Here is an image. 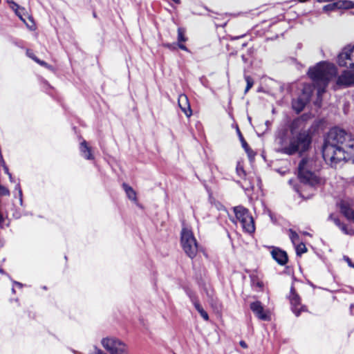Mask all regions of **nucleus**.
I'll use <instances>...</instances> for the list:
<instances>
[{
	"instance_id": "obj_3",
	"label": "nucleus",
	"mask_w": 354,
	"mask_h": 354,
	"mask_svg": "<svg viewBox=\"0 0 354 354\" xmlns=\"http://www.w3.org/2000/svg\"><path fill=\"white\" fill-rule=\"evenodd\" d=\"M301 122L294 120L286 130L277 138V151L287 155L301 153L306 151L310 144V138L304 131L299 129Z\"/></svg>"
},
{
	"instance_id": "obj_5",
	"label": "nucleus",
	"mask_w": 354,
	"mask_h": 354,
	"mask_svg": "<svg viewBox=\"0 0 354 354\" xmlns=\"http://www.w3.org/2000/svg\"><path fill=\"white\" fill-rule=\"evenodd\" d=\"M313 161L309 159H302L299 165V178L304 183L315 186L322 183V180L311 170Z\"/></svg>"
},
{
	"instance_id": "obj_8",
	"label": "nucleus",
	"mask_w": 354,
	"mask_h": 354,
	"mask_svg": "<svg viewBox=\"0 0 354 354\" xmlns=\"http://www.w3.org/2000/svg\"><path fill=\"white\" fill-rule=\"evenodd\" d=\"M101 344L110 354H129L127 345L115 337H104L101 340Z\"/></svg>"
},
{
	"instance_id": "obj_40",
	"label": "nucleus",
	"mask_w": 354,
	"mask_h": 354,
	"mask_svg": "<svg viewBox=\"0 0 354 354\" xmlns=\"http://www.w3.org/2000/svg\"><path fill=\"white\" fill-rule=\"evenodd\" d=\"M166 46H167V48H171V44H167V45H166Z\"/></svg>"
},
{
	"instance_id": "obj_30",
	"label": "nucleus",
	"mask_w": 354,
	"mask_h": 354,
	"mask_svg": "<svg viewBox=\"0 0 354 354\" xmlns=\"http://www.w3.org/2000/svg\"><path fill=\"white\" fill-rule=\"evenodd\" d=\"M240 140L241 142V144H242V147L244 148V149L245 151H248V143L246 142V141L244 140L242 134H240Z\"/></svg>"
},
{
	"instance_id": "obj_19",
	"label": "nucleus",
	"mask_w": 354,
	"mask_h": 354,
	"mask_svg": "<svg viewBox=\"0 0 354 354\" xmlns=\"http://www.w3.org/2000/svg\"><path fill=\"white\" fill-rule=\"evenodd\" d=\"M187 37H185V30L183 28H178V43H183L187 41Z\"/></svg>"
},
{
	"instance_id": "obj_6",
	"label": "nucleus",
	"mask_w": 354,
	"mask_h": 354,
	"mask_svg": "<svg viewBox=\"0 0 354 354\" xmlns=\"http://www.w3.org/2000/svg\"><path fill=\"white\" fill-rule=\"evenodd\" d=\"M181 245L185 254L193 259L198 252V243L192 232L183 228L181 232Z\"/></svg>"
},
{
	"instance_id": "obj_34",
	"label": "nucleus",
	"mask_w": 354,
	"mask_h": 354,
	"mask_svg": "<svg viewBox=\"0 0 354 354\" xmlns=\"http://www.w3.org/2000/svg\"><path fill=\"white\" fill-rule=\"evenodd\" d=\"M178 46L180 49L187 51V47L183 43H178Z\"/></svg>"
},
{
	"instance_id": "obj_10",
	"label": "nucleus",
	"mask_w": 354,
	"mask_h": 354,
	"mask_svg": "<svg viewBox=\"0 0 354 354\" xmlns=\"http://www.w3.org/2000/svg\"><path fill=\"white\" fill-rule=\"evenodd\" d=\"M250 308L259 319L264 321L270 320L269 311L264 309L260 301L252 302L250 304Z\"/></svg>"
},
{
	"instance_id": "obj_35",
	"label": "nucleus",
	"mask_w": 354,
	"mask_h": 354,
	"mask_svg": "<svg viewBox=\"0 0 354 354\" xmlns=\"http://www.w3.org/2000/svg\"><path fill=\"white\" fill-rule=\"evenodd\" d=\"M239 344H240L241 346L243 347V348H248V345L244 341H241L239 342Z\"/></svg>"
},
{
	"instance_id": "obj_42",
	"label": "nucleus",
	"mask_w": 354,
	"mask_h": 354,
	"mask_svg": "<svg viewBox=\"0 0 354 354\" xmlns=\"http://www.w3.org/2000/svg\"><path fill=\"white\" fill-rule=\"evenodd\" d=\"M300 1H305L306 0H299Z\"/></svg>"
},
{
	"instance_id": "obj_26",
	"label": "nucleus",
	"mask_w": 354,
	"mask_h": 354,
	"mask_svg": "<svg viewBox=\"0 0 354 354\" xmlns=\"http://www.w3.org/2000/svg\"><path fill=\"white\" fill-rule=\"evenodd\" d=\"M236 170L237 174L241 178H244L245 176V171L243 169V166L240 163L237 164Z\"/></svg>"
},
{
	"instance_id": "obj_13",
	"label": "nucleus",
	"mask_w": 354,
	"mask_h": 354,
	"mask_svg": "<svg viewBox=\"0 0 354 354\" xmlns=\"http://www.w3.org/2000/svg\"><path fill=\"white\" fill-rule=\"evenodd\" d=\"M11 8L15 11V14L19 17L21 21H25V19L29 16L25 8L20 7L13 1H8Z\"/></svg>"
},
{
	"instance_id": "obj_37",
	"label": "nucleus",
	"mask_w": 354,
	"mask_h": 354,
	"mask_svg": "<svg viewBox=\"0 0 354 354\" xmlns=\"http://www.w3.org/2000/svg\"><path fill=\"white\" fill-rule=\"evenodd\" d=\"M245 151L248 153L249 156H250L251 153H252V151L250 149L249 147H248V151Z\"/></svg>"
},
{
	"instance_id": "obj_36",
	"label": "nucleus",
	"mask_w": 354,
	"mask_h": 354,
	"mask_svg": "<svg viewBox=\"0 0 354 354\" xmlns=\"http://www.w3.org/2000/svg\"><path fill=\"white\" fill-rule=\"evenodd\" d=\"M5 169H6V172L8 174L9 177H10V180H12V176L11 174L8 172V169L6 167H5Z\"/></svg>"
},
{
	"instance_id": "obj_24",
	"label": "nucleus",
	"mask_w": 354,
	"mask_h": 354,
	"mask_svg": "<svg viewBox=\"0 0 354 354\" xmlns=\"http://www.w3.org/2000/svg\"><path fill=\"white\" fill-rule=\"evenodd\" d=\"M296 252L297 254L299 255H301V254L306 252V245L304 243H297V245L296 246Z\"/></svg>"
},
{
	"instance_id": "obj_22",
	"label": "nucleus",
	"mask_w": 354,
	"mask_h": 354,
	"mask_svg": "<svg viewBox=\"0 0 354 354\" xmlns=\"http://www.w3.org/2000/svg\"><path fill=\"white\" fill-rule=\"evenodd\" d=\"M26 55H27L28 57L31 58L35 62L39 64L41 66H43L44 64V62L40 60V59H37V57L34 55V53L31 50H28L26 51Z\"/></svg>"
},
{
	"instance_id": "obj_41",
	"label": "nucleus",
	"mask_w": 354,
	"mask_h": 354,
	"mask_svg": "<svg viewBox=\"0 0 354 354\" xmlns=\"http://www.w3.org/2000/svg\"><path fill=\"white\" fill-rule=\"evenodd\" d=\"M3 270L1 268H0V273H3Z\"/></svg>"
},
{
	"instance_id": "obj_12",
	"label": "nucleus",
	"mask_w": 354,
	"mask_h": 354,
	"mask_svg": "<svg viewBox=\"0 0 354 354\" xmlns=\"http://www.w3.org/2000/svg\"><path fill=\"white\" fill-rule=\"evenodd\" d=\"M271 254H272L273 259L276 261H277L279 264L284 265L287 263L288 256H287V254L286 253V252H284L280 249L275 248V249L272 250V251L271 252Z\"/></svg>"
},
{
	"instance_id": "obj_20",
	"label": "nucleus",
	"mask_w": 354,
	"mask_h": 354,
	"mask_svg": "<svg viewBox=\"0 0 354 354\" xmlns=\"http://www.w3.org/2000/svg\"><path fill=\"white\" fill-rule=\"evenodd\" d=\"M24 22V24L26 25L27 28L30 30H33L35 29V22L33 21L31 17L30 16H28L26 19H25V21H23Z\"/></svg>"
},
{
	"instance_id": "obj_38",
	"label": "nucleus",
	"mask_w": 354,
	"mask_h": 354,
	"mask_svg": "<svg viewBox=\"0 0 354 354\" xmlns=\"http://www.w3.org/2000/svg\"><path fill=\"white\" fill-rule=\"evenodd\" d=\"M15 284L17 286L20 287V288L22 286V284H21V283H19V282H16V281H15Z\"/></svg>"
},
{
	"instance_id": "obj_2",
	"label": "nucleus",
	"mask_w": 354,
	"mask_h": 354,
	"mask_svg": "<svg viewBox=\"0 0 354 354\" xmlns=\"http://www.w3.org/2000/svg\"><path fill=\"white\" fill-rule=\"evenodd\" d=\"M336 74L335 66L327 62H320L308 71V75L314 82V86L305 85L303 93L296 100L292 102L293 109L298 113L301 111L308 102L315 86L317 88L318 96L322 95L327 86L329 80Z\"/></svg>"
},
{
	"instance_id": "obj_28",
	"label": "nucleus",
	"mask_w": 354,
	"mask_h": 354,
	"mask_svg": "<svg viewBox=\"0 0 354 354\" xmlns=\"http://www.w3.org/2000/svg\"><path fill=\"white\" fill-rule=\"evenodd\" d=\"M9 194V190L6 187L0 185V194L3 196H8Z\"/></svg>"
},
{
	"instance_id": "obj_39",
	"label": "nucleus",
	"mask_w": 354,
	"mask_h": 354,
	"mask_svg": "<svg viewBox=\"0 0 354 354\" xmlns=\"http://www.w3.org/2000/svg\"><path fill=\"white\" fill-rule=\"evenodd\" d=\"M237 132H238V135L240 137V134H241V131H239V129H237Z\"/></svg>"
},
{
	"instance_id": "obj_18",
	"label": "nucleus",
	"mask_w": 354,
	"mask_h": 354,
	"mask_svg": "<svg viewBox=\"0 0 354 354\" xmlns=\"http://www.w3.org/2000/svg\"><path fill=\"white\" fill-rule=\"evenodd\" d=\"M194 306L197 311L200 313L201 316L205 320H209V316L207 312L203 308L201 304L197 301H194Z\"/></svg>"
},
{
	"instance_id": "obj_14",
	"label": "nucleus",
	"mask_w": 354,
	"mask_h": 354,
	"mask_svg": "<svg viewBox=\"0 0 354 354\" xmlns=\"http://www.w3.org/2000/svg\"><path fill=\"white\" fill-rule=\"evenodd\" d=\"M329 8L330 9H333L334 8L339 9H351L354 8V2L351 1H342L335 3L333 5L326 6L324 8V10H328Z\"/></svg>"
},
{
	"instance_id": "obj_15",
	"label": "nucleus",
	"mask_w": 354,
	"mask_h": 354,
	"mask_svg": "<svg viewBox=\"0 0 354 354\" xmlns=\"http://www.w3.org/2000/svg\"><path fill=\"white\" fill-rule=\"evenodd\" d=\"M341 212L345 216V217L354 221V210L352 209L349 205L345 202H341L339 204Z\"/></svg>"
},
{
	"instance_id": "obj_33",
	"label": "nucleus",
	"mask_w": 354,
	"mask_h": 354,
	"mask_svg": "<svg viewBox=\"0 0 354 354\" xmlns=\"http://www.w3.org/2000/svg\"><path fill=\"white\" fill-rule=\"evenodd\" d=\"M5 225V219L2 214L0 213V227H3Z\"/></svg>"
},
{
	"instance_id": "obj_23",
	"label": "nucleus",
	"mask_w": 354,
	"mask_h": 354,
	"mask_svg": "<svg viewBox=\"0 0 354 354\" xmlns=\"http://www.w3.org/2000/svg\"><path fill=\"white\" fill-rule=\"evenodd\" d=\"M245 80L247 83V86L245 89V93H247L252 87V86L254 84V81H253L252 78L250 76H245Z\"/></svg>"
},
{
	"instance_id": "obj_9",
	"label": "nucleus",
	"mask_w": 354,
	"mask_h": 354,
	"mask_svg": "<svg viewBox=\"0 0 354 354\" xmlns=\"http://www.w3.org/2000/svg\"><path fill=\"white\" fill-rule=\"evenodd\" d=\"M292 312L296 316H299L301 312L306 310L305 306L301 304V298L295 292L293 286L290 288V295L288 296Z\"/></svg>"
},
{
	"instance_id": "obj_17",
	"label": "nucleus",
	"mask_w": 354,
	"mask_h": 354,
	"mask_svg": "<svg viewBox=\"0 0 354 354\" xmlns=\"http://www.w3.org/2000/svg\"><path fill=\"white\" fill-rule=\"evenodd\" d=\"M123 187H124V191H125L128 198L130 200L136 201L137 200V198H136V193L133 189V188L129 186L127 184H123Z\"/></svg>"
},
{
	"instance_id": "obj_4",
	"label": "nucleus",
	"mask_w": 354,
	"mask_h": 354,
	"mask_svg": "<svg viewBox=\"0 0 354 354\" xmlns=\"http://www.w3.org/2000/svg\"><path fill=\"white\" fill-rule=\"evenodd\" d=\"M337 63L341 66H350V69L345 70L338 77L337 84L344 86L354 85V44L345 46L338 55Z\"/></svg>"
},
{
	"instance_id": "obj_27",
	"label": "nucleus",
	"mask_w": 354,
	"mask_h": 354,
	"mask_svg": "<svg viewBox=\"0 0 354 354\" xmlns=\"http://www.w3.org/2000/svg\"><path fill=\"white\" fill-rule=\"evenodd\" d=\"M328 219L332 221L339 227L343 224L340 222L339 219L335 216L333 214H330L328 217Z\"/></svg>"
},
{
	"instance_id": "obj_31",
	"label": "nucleus",
	"mask_w": 354,
	"mask_h": 354,
	"mask_svg": "<svg viewBox=\"0 0 354 354\" xmlns=\"http://www.w3.org/2000/svg\"><path fill=\"white\" fill-rule=\"evenodd\" d=\"M252 283L254 286H256L257 287L259 288H262L263 286V283L261 281H259V280H257V281H255L254 279H252Z\"/></svg>"
},
{
	"instance_id": "obj_29",
	"label": "nucleus",
	"mask_w": 354,
	"mask_h": 354,
	"mask_svg": "<svg viewBox=\"0 0 354 354\" xmlns=\"http://www.w3.org/2000/svg\"><path fill=\"white\" fill-rule=\"evenodd\" d=\"M15 189L18 192L20 204H22V191L19 183L16 185Z\"/></svg>"
},
{
	"instance_id": "obj_21",
	"label": "nucleus",
	"mask_w": 354,
	"mask_h": 354,
	"mask_svg": "<svg viewBox=\"0 0 354 354\" xmlns=\"http://www.w3.org/2000/svg\"><path fill=\"white\" fill-rule=\"evenodd\" d=\"M290 232V238L294 245L297 244L299 242V236L297 233L292 230H289Z\"/></svg>"
},
{
	"instance_id": "obj_32",
	"label": "nucleus",
	"mask_w": 354,
	"mask_h": 354,
	"mask_svg": "<svg viewBox=\"0 0 354 354\" xmlns=\"http://www.w3.org/2000/svg\"><path fill=\"white\" fill-rule=\"evenodd\" d=\"M91 354H106V353H104L101 349H100V348H98L97 347H95L93 348V350L91 351Z\"/></svg>"
},
{
	"instance_id": "obj_16",
	"label": "nucleus",
	"mask_w": 354,
	"mask_h": 354,
	"mask_svg": "<svg viewBox=\"0 0 354 354\" xmlns=\"http://www.w3.org/2000/svg\"><path fill=\"white\" fill-rule=\"evenodd\" d=\"M81 155L87 160L93 159V156L91 153V149L88 146L87 142L83 140L80 143V147Z\"/></svg>"
},
{
	"instance_id": "obj_7",
	"label": "nucleus",
	"mask_w": 354,
	"mask_h": 354,
	"mask_svg": "<svg viewBox=\"0 0 354 354\" xmlns=\"http://www.w3.org/2000/svg\"><path fill=\"white\" fill-rule=\"evenodd\" d=\"M234 212L243 231L249 234L253 233L255 230L254 222L249 211L242 206H237L234 208Z\"/></svg>"
},
{
	"instance_id": "obj_11",
	"label": "nucleus",
	"mask_w": 354,
	"mask_h": 354,
	"mask_svg": "<svg viewBox=\"0 0 354 354\" xmlns=\"http://www.w3.org/2000/svg\"><path fill=\"white\" fill-rule=\"evenodd\" d=\"M178 106L187 118L192 115L188 97L185 94H180L178 99Z\"/></svg>"
},
{
	"instance_id": "obj_1",
	"label": "nucleus",
	"mask_w": 354,
	"mask_h": 354,
	"mask_svg": "<svg viewBox=\"0 0 354 354\" xmlns=\"http://www.w3.org/2000/svg\"><path fill=\"white\" fill-rule=\"evenodd\" d=\"M323 158L332 166L346 160V153L354 155V138L344 130L339 128L331 129L322 149Z\"/></svg>"
},
{
	"instance_id": "obj_25",
	"label": "nucleus",
	"mask_w": 354,
	"mask_h": 354,
	"mask_svg": "<svg viewBox=\"0 0 354 354\" xmlns=\"http://www.w3.org/2000/svg\"><path fill=\"white\" fill-rule=\"evenodd\" d=\"M339 229L342 231L343 233L348 235H354V230L352 229H348L347 226L344 224H342Z\"/></svg>"
}]
</instances>
